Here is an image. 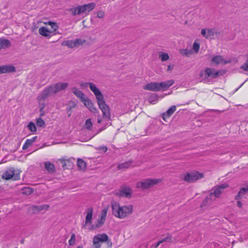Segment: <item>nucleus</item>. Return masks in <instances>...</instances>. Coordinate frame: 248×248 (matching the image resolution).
Wrapping results in <instances>:
<instances>
[{"label": "nucleus", "mask_w": 248, "mask_h": 248, "mask_svg": "<svg viewBox=\"0 0 248 248\" xmlns=\"http://www.w3.org/2000/svg\"><path fill=\"white\" fill-rule=\"evenodd\" d=\"M83 85L84 87L89 86L90 90L93 93L96 98L97 102L99 108L101 110L103 116L108 119L110 118V113L108 106L106 104L104 96L95 85L92 82H85Z\"/></svg>", "instance_id": "1"}, {"label": "nucleus", "mask_w": 248, "mask_h": 248, "mask_svg": "<svg viewBox=\"0 0 248 248\" xmlns=\"http://www.w3.org/2000/svg\"><path fill=\"white\" fill-rule=\"evenodd\" d=\"M113 215L119 218H124L131 215L133 211V206L131 205L120 206L117 202L111 205Z\"/></svg>", "instance_id": "2"}, {"label": "nucleus", "mask_w": 248, "mask_h": 248, "mask_svg": "<svg viewBox=\"0 0 248 248\" xmlns=\"http://www.w3.org/2000/svg\"><path fill=\"white\" fill-rule=\"evenodd\" d=\"M220 75V71L217 70L214 68L206 67L204 70H202L200 72L199 75L200 80L201 82L207 83Z\"/></svg>", "instance_id": "3"}, {"label": "nucleus", "mask_w": 248, "mask_h": 248, "mask_svg": "<svg viewBox=\"0 0 248 248\" xmlns=\"http://www.w3.org/2000/svg\"><path fill=\"white\" fill-rule=\"evenodd\" d=\"M162 181L161 179L147 178L139 181L136 184V187L144 190L150 188L154 186L157 185Z\"/></svg>", "instance_id": "4"}, {"label": "nucleus", "mask_w": 248, "mask_h": 248, "mask_svg": "<svg viewBox=\"0 0 248 248\" xmlns=\"http://www.w3.org/2000/svg\"><path fill=\"white\" fill-rule=\"evenodd\" d=\"M52 87L50 86L46 87L43 91L39 94L37 97V100L39 102V104L41 106L40 111L42 110L45 107L44 103L41 104L42 101L46 99L49 96L54 94Z\"/></svg>", "instance_id": "5"}, {"label": "nucleus", "mask_w": 248, "mask_h": 248, "mask_svg": "<svg viewBox=\"0 0 248 248\" xmlns=\"http://www.w3.org/2000/svg\"><path fill=\"white\" fill-rule=\"evenodd\" d=\"M204 177V175L202 173L198 171L187 172L182 175L181 178L186 182L188 183H193L197 180L202 179Z\"/></svg>", "instance_id": "6"}, {"label": "nucleus", "mask_w": 248, "mask_h": 248, "mask_svg": "<svg viewBox=\"0 0 248 248\" xmlns=\"http://www.w3.org/2000/svg\"><path fill=\"white\" fill-rule=\"evenodd\" d=\"M108 240V237L106 233H102L95 235L93 238V247L100 248V243L106 242Z\"/></svg>", "instance_id": "7"}, {"label": "nucleus", "mask_w": 248, "mask_h": 248, "mask_svg": "<svg viewBox=\"0 0 248 248\" xmlns=\"http://www.w3.org/2000/svg\"><path fill=\"white\" fill-rule=\"evenodd\" d=\"M228 187V185L226 184H223L219 186L215 187L214 190L213 192H211L209 195H211L212 198L216 199L217 198H219L223 192L224 190Z\"/></svg>", "instance_id": "8"}, {"label": "nucleus", "mask_w": 248, "mask_h": 248, "mask_svg": "<svg viewBox=\"0 0 248 248\" xmlns=\"http://www.w3.org/2000/svg\"><path fill=\"white\" fill-rule=\"evenodd\" d=\"M85 42V40L81 39H76L75 40H70L63 43V45L68 46L69 48H73L78 47Z\"/></svg>", "instance_id": "9"}, {"label": "nucleus", "mask_w": 248, "mask_h": 248, "mask_svg": "<svg viewBox=\"0 0 248 248\" xmlns=\"http://www.w3.org/2000/svg\"><path fill=\"white\" fill-rule=\"evenodd\" d=\"M95 6V4L93 2L77 6L78 15L86 13V12H90L94 8Z\"/></svg>", "instance_id": "10"}, {"label": "nucleus", "mask_w": 248, "mask_h": 248, "mask_svg": "<svg viewBox=\"0 0 248 248\" xmlns=\"http://www.w3.org/2000/svg\"><path fill=\"white\" fill-rule=\"evenodd\" d=\"M132 189L129 186H123L116 192V195L119 197L129 198L131 197Z\"/></svg>", "instance_id": "11"}, {"label": "nucleus", "mask_w": 248, "mask_h": 248, "mask_svg": "<svg viewBox=\"0 0 248 248\" xmlns=\"http://www.w3.org/2000/svg\"><path fill=\"white\" fill-rule=\"evenodd\" d=\"M2 177L5 180L13 178L14 180H16L19 179V175L15 174V170L13 168H10L3 173Z\"/></svg>", "instance_id": "12"}, {"label": "nucleus", "mask_w": 248, "mask_h": 248, "mask_svg": "<svg viewBox=\"0 0 248 248\" xmlns=\"http://www.w3.org/2000/svg\"><path fill=\"white\" fill-rule=\"evenodd\" d=\"M50 86L52 87L53 93L56 94L66 89L68 86V84L65 82H58Z\"/></svg>", "instance_id": "13"}, {"label": "nucleus", "mask_w": 248, "mask_h": 248, "mask_svg": "<svg viewBox=\"0 0 248 248\" xmlns=\"http://www.w3.org/2000/svg\"><path fill=\"white\" fill-rule=\"evenodd\" d=\"M49 206L47 204L41 205H31L29 208V211L32 214L36 213L40 211L47 210Z\"/></svg>", "instance_id": "14"}, {"label": "nucleus", "mask_w": 248, "mask_h": 248, "mask_svg": "<svg viewBox=\"0 0 248 248\" xmlns=\"http://www.w3.org/2000/svg\"><path fill=\"white\" fill-rule=\"evenodd\" d=\"M143 89L153 92L159 91L158 82H152L148 83L143 86Z\"/></svg>", "instance_id": "15"}, {"label": "nucleus", "mask_w": 248, "mask_h": 248, "mask_svg": "<svg viewBox=\"0 0 248 248\" xmlns=\"http://www.w3.org/2000/svg\"><path fill=\"white\" fill-rule=\"evenodd\" d=\"M38 32L40 35L47 38H49L52 36L55 35V33H53L52 31H51L45 27H42L39 28L38 30Z\"/></svg>", "instance_id": "16"}, {"label": "nucleus", "mask_w": 248, "mask_h": 248, "mask_svg": "<svg viewBox=\"0 0 248 248\" xmlns=\"http://www.w3.org/2000/svg\"><path fill=\"white\" fill-rule=\"evenodd\" d=\"M174 83V81L172 79L165 82H162L160 83L158 82L159 91H165L167 90L169 87L172 86Z\"/></svg>", "instance_id": "17"}, {"label": "nucleus", "mask_w": 248, "mask_h": 248, "mask_svg": "<svg viewBox=\"0 0 248 248\" xmlns=\"http://www.w3.org/2000/svg\"><path fill=\"white\" fill-rule=\"evenodd\" d=\"M87 215L85 218V224L83 225L82 228L85 229L87 224H91L92 223V217L93 209L92 208H89L86 210Z\"/></svg>", "instance_id": "18"}, {"label": "nucleus", "mask_w": 248, "mask_h": 248, "mask_svg": "<svg viewBox=\"0 0 248 248\" xmlns=\"http://www.w3.org/2000/svg\"><path fill=\"white\" fill-rule=\"evenodd\" d=\"M84 102V105L92 112L95 113L97 112V109L96 108L94 107L92 101L87 97H85L82 101Z\"/></svg>", "instance_id": "19"}, {"label": "nucleus", "mask_w": 248, "mask_h": 248, "mask_svg": "<svg viewBox=\"0 0 248 248\" xmlns=\"http://www.w3.org/2000/svg\"><path fill=\"white\" fill-rule=\"evenodd\" d=\"M215 33L214 29H203L201 30V34L207 39H211L214 37Z\"/></svg>", "instance_id": "20"}, {"label": "nucleus", "mask_w": 248, "mask_h": 248, "mask_svg": "<svg viewBox=\"0 0 248 248\" xmlns=\"http://www.w3.org/2000/svg\"><path fill=\"white\" fill-rule=\"evenodd\" d=\"M16 71V68L13 65H2L0 66V74L11 73Z\"/></svg>", "instance_id": "21"}, {"label": "nucleus", "mask_w": 248, "mask_h": 248, "mask_svg": "<svg viewBox=\"0 0 248 248\" xmlns=\"http://www.w3.org/2000/svg\"><path fill=\"white\" fill-rule=\"evenodd\" d=\"M211 62L212 63L216 65H218L219 64H226L228 62L225 60L221 55H217L213 57L211 59Z\"/></svg>", "instance_id": "22"}, {"label": "nucleus", "mask_w": 248, "mask_h": 248, "mask_svg": "<svg viewBox=\"0 0 248 248\" xmlns=\"http://www.w3.org/2000/svg\"><path fill=\"white\" fill-rule=\"evenodd\" d=\"M176 108L175 106H171L165 113H163L162 118L166 121V119L169 118L176 110Z\"/></svg>", "instance_id": "23"}, {"label": "nucleus", "mask_w": 248, "mask_h": 248, "mask_svg": "<svg viewBox=\"0 0 248 248\" xmlns=\"http://www.w3.org/2000/svg\"><path fill=\"white\" fill-rule=\"evenodd\" d=\"M248 193V185L246 187L240 189L237 194L235 196V199L239 200L244 197V196Z\"/></svg>", "instance_id": "24"}, {"label": "nucleus", "mask_w": 248, "mask_h": 248, "mask_svg": "<svg viewBox=\"0 0 248 248\" xmlns=\"http://www.w3.org/2000/svg\"><path fill=\"white\" fill-rule=\"evenodd\" d=\"M37 139V136L33 137L31 139H27L25 141V142L23 145L22 149L25 150L27 149L31 144L35 141Z\"/></svg>", "instance_id": "25"}, {"label": "nucleus", "mask_w": 248, "mask_h": 248, "mask_svg": "<svg viewBox=\"0 0 248 248\" xmlns=\"http://www.w3.org/2000/svg\"><path fill=\"white\" fill-rule=\"evenodd\" d=\"M72 92L77 97L79 98L81 101L86 97L84 93L76 88H73Z\"/></svg>", "instance_id": "26"}, {"label": "nucleus", "mask_w": 248, "mask_h": 248, "mask_svg": "<svg viewBox=\"0 0 248 248\" xmlns=\"http://www.w3.org/2000/svg\"><path fill=\"white\" fill-rule=\"evenodd\" d=\"M215 199L212 198L211 195H208L205 199L203 200L201 204V207H205L207 205H209L213 201H214Z\"/></svg>", "instance_id": "27"}, {"label": "nucleus", "mask_w": 248, "mask_h": 248, "mask_svg": "<svg viewBox=\"0 0 248 248\" xmlns=\"http://www.w3.org/2000/svg\"><path fill=\"white\" fill-rule=\"evenodd\" d=\"M10 46L11 43L8 40L0 38V49L8 48Z\"/></svg>", "instance_id": "28"}, {"label": "nucleus", "mask_w": 248, "mask_h": 248, "mask_svg": "<svg viewBox=\"0 0 248 248\" xmlns=\"http://www.w3.org/2000/svg\"><path fill=\"white\" fill-rule=\"evenodd\" d=\"M45 169L49 172L53 173L55 171V167L53 164L50 162H45L44 163Z\"/></svg>", "instance_id": "29"}, {"label": "nucleus", "mask_w": 248, "mask_h": 248, "mask_svg": "<svg viewBox=\"0 0 248 248\" xmlns=\"http://www.w3.org/2000/svg\"><path fill=\"white\" fill-rule=\"evenodd\" d=\"M148 99L151 103L154 104L158 100V95L155 93H150Z\"/></svg>", "instance_id": "30"}, {"label": "nucleus", "mask_w": 248, "mask_h": 248, "mask_svg": "<svg viewBox=\"0 0 248 248\" xmlns=\"http://www.w3.org/2000/svg\"><path fill=\"white\" fill-rule=\"evenodd\" d=\"M77 166H78L79 169L81 170L84 171L86 168V164L85 162L80 158H78L77 160Z\"/></svg>", "instance_id": "31"}, {"label": "nucleus", "mask_w": 248, "mask_h": 248, "mask_svg": "<svg viewBox=\"0 0 248 248\" xmlns=\"http://www.w3.org/2000/svg\"><path fill=\"white\" fill-rule=\"evenodd\" d=\"M159 58L161 59L162 62H165L169 59V56L166 53L160 52L159 53Z\"/></svg>", "instance_id": "32"}, {"label": "nucleus", "mask_w": 248, "mask_h": 248, "mask_svg": "<svg viewBox=\"0 0 248 248\" xmlns=\"http://www.w3.org/2000/svg\"><path fill=\"white\" fill-rule=\"evenodd\" d=\"M48 25L51 26V29L50 31H52L53 33H55V32L57 31V30L58 28V25L55 22H50V21L48 22Z\"/></svg>", "instance_id": "33"}, {"label": "nucleus", "mask_w": 248, "mask_h": 248, "mask_svg": "<svg viewBox=\"0 0 248 248\" xmlns=\"http://www.w3.org/2000/svg\"><path fill=\"white\" fill-rule=\"evenodd\" d=\"M160 244H162L164 242H168L169 243H171L172 240V236L170 234H168L167 237L164 238L160 240L159 241Z\"/></svg>", "instance_id": "34"}, {"label": "nucleus", "mask_w": 248, "mask_h": 248, "mask_svg": "<svg viewBox=\"0 0 248 248\" xmlns=\"http://www.w3.org/2000/svg\"><path fill=\"white\" fill-rule=\"evenodd\" d=\"M27 127L31 132H34L36 131V126L32 122L29 123L28 125H27Z\"/></svg>", "instance_id": "35"}, {"label": "nucleus", "mask_w": 248, "mask_h": 248, "mask_svg": "<svg viewBox=\"0 0 248 248\" xmlns=\"http://www.w3.org/2000/svg\"><path fill=\"white\" fill-rule=\"evenodd\" d=\"M22 193L25 195H30L33 192L32 188L30 187H24L22 189Z\"/></svg>", "instance_id": "36"}, {"label": "nucleus", "mask_w": 248, "mask_h": 248, "mask_svg": "<svg viewBox=\"0 0 248 248\" xmlns=\"http://www.w3.org/2000/svg\"><path fill=\"white\" fill-rule=\"evenodd\" d=\"M93 125V123L91 119H88L86 120L85 123V127L86 129L88 130H91L92 126Z\"/></svg>", "instance_id": "37"}, {"label": "nucleus", "mask_w": 248, "mask_h": 248, "mask_svg": "<svg viewBox=\"0 0 248 248\" xmlns=\"http://www.w3.org/2000/svg\"><path fill=\"white\" fill-rule=\"evenodd\" d=\"M130 165V164L129 162H124V163L120 164L118 166V168L119 169H127V168H129Z\"/></svg>", "instance_id": "38"}, {"label": "nucleus", "mask_w": 248, "mask_h": 248, "mask_svg": "<svg viewBox=\"0 0 248 248\" xmlns=\"http://www.w3.org/2000/svg\"><path fill=\"white\" fill-rule=\"evenodd\" d=\"M240 68L244 71L248 72V55L247 59L246 60L245 62L241 66Z\"/></svg>", "instance_id": "39"}, {"label": "nucleus", "mask_w": 248, "mask_h": 248, "mask_svg": "<svg viewBox=\"0 0 248 248\" xmlns=\"http://www.w3.org/2000/svg\"><path fill=\"white\" fill-rule=\"evenodd\" d=\"M105 219H106V218H104V217L100 216L99 217L98 221H97L98 224L97 225V227H99L101 226H102L104 224V223L105 221Z\"/></svg>", "instance_id": "40"}, {"label": "nucleus", "mask_w": 248, "mask_h": 248, "mask_svg": "<svg viewBox=\"0 0 248 248\" xmlns=\"http://www.w3.org/2000/svg\"><path fill=\"white\" fill-rule=\"evenodd\" d=\"M69 245L70 246H73L75 243V235L74 233H73L71 236L70 240L68 241Z\"/></svg>", "instance_id": "41"}, {"label": "nucleus", "mask_w": 248, "mask_h": 248, "mask_svg": "<svg viewBox=\"0 0 248 248\" xmlns=\"http://www.w3.org/2000/svg\"><path fill=\"white\" fill-rule=\"evenodd\" d=\"M36 123L38 126H43L45 125V122L41 118H39L36 120Z\"/></svg>", "instance_id": "42"}, {"label": "nucleus", "mask_w": 248, "mask_h": 248, "mask_svg": "<svg viewBox=\"0 0 248 248\" xmlns=\"http://www.w3.org/2000/svg\"><path fill=\"white\" fill-rule=\"evenodd\" d=\"M193 49L196 52H198L200 49V44L194 42L193 45Z\"/></svg>", "instance_id": "43"}, {"label": "nucleus", "mask_w": 248, "mask_h": 248, "mask_svg": "<svg viewBox=\"0 0 248 248\" xmlns=\"http://www.w3.org/2000/svg\"><path fill=\"white\" fill-rule=\"evenodd\" d=\"M70 11L72 12L73 16H75L76 15H78V10L77 9V7L76 8H71L70 10Z\"/></svg>", "instance_id": "44"}, {"label": "nucleus", "mask_w": 248, "mask_h": 248, "mask_svg": "<svg viewBox=\"0 0 248 248\" xmlns=\"http://www.w3.org/2000/svg\"><path fill=\"white\" fill-rule=\"evenodd\" d=\"M105 13L103 11H100L97 12V16L99 18H103L104 16Z\"/></svg>", "instance_id": "45"}, {"label": "nucleus", "mask_w": 248, "mask_h": 248, "mask_svg": "<svg viewBox=\"0 0 248 248\" xmlns=\"http://www.w3.org/2000/svg\"><path fill=\"white\" fill-rule=\"evenodd\" d=\"M98 150H102L104 152H106L108 150V148L106 146H100L98 148Z\"/></svg>", "instance_id": "46"}, {"label": "nucleus", "mask_w": 248, "mask_h": 248, "mask_svg": "<svg viewBox=\"0 0 248 248\" xmlns=\"http://www.w3.org/2000/svg\"><path fill=\"white\" fill-rule=\"evenodd\" d=\"M107 210L106 209H104L102 212L101 216L104 218H106V216H107Z\"/></svg>", "instance_id": "47"}, {"label": "nucleus", "mask_w": 248, "mask_h": 248, "mask_svg": "<svg viewBox=\"0 0 248 248\" xmlns=\"http://www.w3.org/2000/svg\"><path fill=\"white\" fill-rule=\"evenodd\" d=\"M181 53L182 54H183V55H186V56H187L189 54L188 51L186 49L181 50Z\"/></svg>", "instance_id": "48"}, {"label": "nucleus", "mask_w": 248, "mask_h": 248, "mask_svg": "<svg viewBox=\"0 0 248 248\" xmlns=\"http://www.w3.org/2000/svg\"><path fill=\"white\" fill-rule=\"evenodd\" d=\"M160 244H161L160 243L159 241H158L157 243L153 244L151 248H157Z\"/></svg>", "instance_id": "49"}, {"label": "nucleus", "mask_w": 248, "mask_h": 248, "mask_svg": "<svg viewBox=\"0 0 248 248\" xmlns=\"http://www.w3.org/2000/svg\"><path fill=\"white\" fill-rule=\"evenodd\" d=\"M173 66H171L170 65L168 66L167 71H170L172 70Z\"/></svg>", "instance_id": "50"}, {"label": "nucleus", "mask_w": 248, "mask_h": 248, "mask_svg": "<svg viewBox=\"0 0 248 248\" xmlns=\"http://www.w3.org/2000/svg\"><path fill=\"white\" fill-rule=\"evenodd\" d=\"M237 204L239 208L242 207V203L240 201H238L237 202Z\"/></svg>", "instance_id": "51"}, {"label": "nucleus", "mask_w": 248, "mask_h": 248, "mask_svg": "<svg viewBox=\"0 0 248 248\" xmlns=\"http://www.w3.org/2000/svg\"><path fill=\"white\" fill-rule=\"evenodd\" d=\"M76 104L74 102L72 103V104L69 106L70 108H72V109H73L75 108L76 107Z\"/></svg>", "instance_id": "52"}, {"label": "nucleus", "mask_w": 248, "mask_h": 248, "mask_svg": "<svg viewBox=\"0 0 248 248\" xmlns=\"http://www.w3.org/2000/svg\"><path fill=\"white\" fill-rule=\"evenodd\" d=\"M66 109H67V112H68V111H71V110L72 109L71 108H70V107H68L66 108Z\"/></svg>", "instance_id": "53"}, {"label": "nucleus", "mask_w": 248, "mask_h": 248, "mask_svg": "<svg viewBox=\"0 0 248 248\" xmlns=\"http://www.w3.org/2000/svg\"><path fill=\"white\" fill-rule=\"evenodd\" d=\"M66 109H67V112H68V111H71V110L72 109L71 108H70V107H68L66 108Z\"/></svg>", "instance_id": "54"}, {"label": "nucleus", "mask_w": 248, "mask_h": 248, "mask_svg": "<svg viewBox=\"0 0 248 248\" xmlns=\"http://www.w3.org/2000/svg\"><path fill=\"white\" fill-rule=\"evenodd\" d=\"M67 115H68V116L69 117L71 116V111L67 112Z\"/></svg>", "instance_id": "55"}, {"label": "nucleus", "mask_w": 248, "mask_h": 248, "mask_svg": "<svg viewBox=\"0 0 248 248\" xmlns=\"http://www.w3.org/2000/svg\"><path fill=\"white\" fill-rule=\"evenodd\" d=\"M101 122H102V119H98V120H97V123H98V124L101 123Z\"/></svg>", "instance_id": "56"}, {"label": "nucleus", "mask_w": 248, "mask_h": 248, "mask_svg": "<svg viewBox=\"0 0 248 248\" xmlns=\"http://www.w3.org/2000/svg\"><path fill=\"white\" fill-rule=\"evenodd\" d=\"M77 248H82V246H78Z\"/></svg>", "instance_id": "57"}, {"label": "nucleus", "mask_w": 248, "mask_h": 248, "mask_svg": "<svg viewBox=\"0 0 248 248\" xmlns=\"http://www.w3.org/2000/svg\"><path fill=\"white\" fill-rule=\"evenodd\" d=\"M43 115V113H40V115Z\"/></svg>", "instance_id": "58"}, {"label": "nucleus", "mask_w": 248, "mask_h": 248, "mask_svg": "<svg viewBox=\"0 0 248 248\" xmlns=\"http://www.w3.org/2000/svg\"><path fill=\"white\" fill-rule=\"evenodd\" d=\"M43 115V113H40V115Z\"/></svg>", "instance_id": "59"}, {"label": "nucleus", "mask_w": 248, "mask_h": 248, "mask_svg": "<svg viewBox=\"0 0 248 248\" xmlns=\"http://www.w3.org/2000/svg\"><path fill=\"white\" fill-rule=\"evenodd\" d=\"M247 80H248V78L247 79Z\"/></svg>", "instance_id": "60"}]
</instances>
